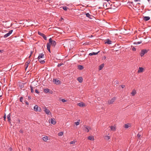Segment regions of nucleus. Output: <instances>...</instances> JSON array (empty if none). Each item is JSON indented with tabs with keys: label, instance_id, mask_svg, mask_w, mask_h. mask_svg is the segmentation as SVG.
Masks as SVG:
<instances>
[{
	"label": "nucleus",
	"instance_id": "obj_22",
	"mask_svg": "<svg viewBox=\"0 0 151 151\" xmlns=\"http://www.w3.org/2000/svg\"><path fill=\"white\" fill-rule=\"evenodd\" d=\"M86 14L87 17L91 19H92V17H93V16L91 15L88 13H86Z\"/></svg>",
	"mask_w": 151,
	"mask_h": 151
},
{
	"label": "nucleus",
	"instance_id": "obj_23",
	"mask_svg": "<svg viewBox=\"0 0 151 151\" xmlns=\"http://www.w3.org/2000/svg\"><path fill=\"white\" fill-rule=\"evenodd\" d=\"M111 41L109 39H108L106 40V41L105 42V43H107L108 44H111Z\"/></svg>",
	"mask_w": 151,
	"mask_h": 151
},
{
	"label": "nucleus",
	"instance_id": "obj_4",
	"mask_svg": "<svg viewBox=\"0 0 151 151\" xmlns=\"http://www.w3.org/2000/svg\"><path fill=\"white\" fill-rule=\"evenodd\" d=\"M147 51L145 49H143L142 50L140 53V55L143 56L145 53H147Z\"/></svg>",
	"mask_w": 151,
	"mask_h": 151
},
{
	"label": "nucleus",
	"instance_id": "obj_48",
	"mask_svg": "<svg viewBox=\"0 0 151 151\" xmlns=\"http://www.w3.org/2000/svg\"><path fill=\"white\" fill-rule=\"evenodd\" d=\"M22 97H21V98H20V101H22Z\"/></svg>",
	"mask_w": 151,
	"mask_h": 151
},
{
	"label": "nucleus",
	"instance_id": "obj_42",
	"mask_svg": "<svg viewBox=\"0 0 151 151\" xmlns=\"http://www.w3.org/2000/svg\"><path fill=\"white\" fill-rule=\"evenodd\" d=\"M62 65V64H59L58 65V67H60V66Z\"/></svg>",
	"mask_w": 151,
	"mask_h": 151
},
{
	"label": "nucleus",
	"instance_id": "obj_36",
	"mask_svg": "<svg viewBox=\"0 0 151 151\" xmlns=\"http://www.w3.org/2000/svg\"><path fill=\"white\" fill-rule=\"evenodd\" d=\"M75 142L74 141H71L70 142V144H74Z\"/></svg>",
	"mask_w": 151,
	"mask_h": 151
},
{
	"label": "nucleus",
	"instance_id": "obj_30",
	"mask_svg": "<svg viewBox=\"0 0 151 151\" xmlns=\"http://www.w3.org/2000/svg\"><path fill=\"white\" fill-rule=\"evenodd\" d=\"M78 68L80 70H82L83 68V67L81 65H79L78 66Z\"/></svg>",
	"mask_w": 151,
	"mask_h": 151
},
{
	"label": "nucleus",
	"instance_id": "obj_41",
	"mask_svg": "<svg viewBox=\"0 0 151 151\" xmlns=\"http://www.w3.org/2000/svg\"><path fill=\"white\" fill-rule=\"evenodd\" d=\"M142 43V41H140V42H137V43L138 44H140Z\"/></svg>",
	"mask_w": 151,
	"mask_h": 151
},
{
	"label": "nucleus",
	"instance_id": "obj_40",
	"mask_svg": "<svg viewBox=\"0 0 151 151\" xmlns=\"http://www.w3.org/2000/svg\"><path fill=\"white\" fill-rule=\"evenodd\" d=\"M132 50L134 51H135L136 50V49L134 47H133L132 49Z\"/></svg>",
	"mask_w": 151,
	"mask_h": 151
},
{
	"label": "nucleus",
	"instance_id": "obj_46",
	"mask_svg": "<svg viewBox=\"0 0 151 151\" xmlns=\"http://www.w3.org/2000/svg\"><path fill=\"white\" fill-rule=\"evenodd\" d=\"M28 150L29 151H30V150H31V148H28Z\"/></svg>",
	"mask_w": 151,
	"mask_h": 151
},
{
	"label": "nucleus",
	"instance_id": "obj_24",
	"mask_svg": "<svg viewBox=\"0 0 151 151\" xmlns=\"http://www.w3.org/2000/svg\"><path fill=\"white\" fill-rule=\"evenodd\" d=\"M10 117H11V114H9L7 116V118L8 119V121L9 122H11L10 121H11V120L10 119Z\"/></svg>",
	"mask_w": 151,
	"mask_h": 151
},
{
	"label": "nucleus",
	"instance_id": "obj_21",
	"mask_svg": "<svg viewBox=\"0 0 151 151\" xmlns=\"http://www.w3.org/2000/svg\"><path fill=\"white\" fill-rule=\"evenodd\" d=\"M136 91L135 90H132V92L131 93V94L132 96H134L136 94Z\"/></svg>",
	"mask_w": 151,
	"mask_h": 151
},
{
	"label": "nucleus",
	"instance_id": "obj_6",
	"mask_svg": "<svg viewBox=\"0 0 151 151\" xmlns=\"http://www.w3.org/2000/svg\"><path fill=\"white\" fill-rule=\"evenodd\" d=\"M83 129L85 132H88L89 131V129H90V127H89L85 125L83 126Z\"/></svg>",
	"mask_w": 151,
	"mask_h": 151
},
{
	"label": "nucleus",
	"instance_id": "obj_17",
	"mask_svg": "<svg viewBox=\"0 0 151 151\" xmlns=\"http://www.w3.org/2000/svg\"><path fill=\"white\" fill-rule=\"evenodd\" d=\"M143 68L142 67H139L138 71V73H141L143 71Z\"/></svg>",
	"mask_w": 151,
	"mask_h": 151
},
{
	"label": "nucleus",
	"instance_id": "obj_25",
	"mask_svg": "<svg viewBox=\"0 0 151 151\" xmlns=\"http://www.w3.org/2000/svg\"><path fill=\"white\" fill-rule=\"evenodd\" d=\"M130 124H127L124 125V127L125 128H128L130 127Z\"/></svg>",
	"mask_w": 151,
	"mask_h": 151
},
{
	"label": "nucleus",
	"instance_id": "obj_35",
	"mask_svg": "<svg viewBox=\"0 0 151 151\" xmlns=\"http://www.w3.org/2000/svg\"><path fill=\"white\" fill-rule=\"evenodd\" d=\"M31 92H32V93L33 92L34 90H33V88L32 87H31Z\"/></svg>",
	"mask_w": 151,
	"mask_h": 151
},
{
	"label": "nucleus",
	"instance_id": "obj_44",
	"mask_svg": "<svg viewBox=\"0 0 151 151\" xmlns=\"http://www.w3.org/2000/svg\"><path fill=\"white\" fill-rule=\"evenodd\" d=\"M12 149L11 147H10L9 149V151H12Z\"/></svg>",
	"mask_w": 151,
	"mask_h": 151
},
{
	"label": "nucleus",
	"instance_id": "obj_18",
	"mask_svg": "<svg viewBox=\"0 0 151 151\" xmlns=\"http://www.w3.org/2000/svg\"><path fill=\"white\" fill-rule=\"evenodd\" d=\"M88 139L91 140H94V139L93 136H88Z\"/></svg>",
	"mask_w": 151,
	"mask_h": 151
},
{
	"label": "nucleus",
	"instance_id": "obj_34",
	"mask_svg": "<svg viewBox=\"0 0 151 151\" xmlns=\"http://www.w3.org/2000/svg\"><path fill=\"white\" fill-rule=\"evenodd\" d=\"M61 101L63 102H65L66 101L64 99H61Z\"/></svg>",
	"mask_w": 151,
	"mask_h": 151
},
{
	"label": "nucleus",
	"instance_id": "obj_3",
	"mask_svg": "<svg viewBox=\"0 0 151 151\" xmlns=\"http://www.w3.org/2000/svg\"><path fill=\"white\" fill-rule=\"evenodd\" d=\"M49 122L51 124L54 125L56 123V121L54 118H51L49 120Z\"/></svg>",
	"mask_w": 151,
	"mask_h": 151
},
{
	"label": "nucleus",
	"instance_id": "obj_47",
	"mask_svg": "<svg viewBox=\"0 0 151 151\" xmlns=\"http://www.w3.org/2000/svg\"><path fill=\"white\" fill-rule=\"evenodd\" d=\"M139 0H134V1L135 2H137V1H139Z\"/></svg>",
	"mask_w": 151,
	"mask_h": 151
},
{
	"label": "nucleus",
	"instance_id": "obj_7",
	"mask_svg": "<svg viewBox=\"0 0 151 151\" xmlns=\"http://www.w3.org/2000/svg\"><path fill=\"white\" fill-rule=\"evenodd\" d=\"M53 82L56 84H59L60 83V81L58 79H54L53 80Z\"/></svg>",
	"mask_w": 151,
	"mask_h": 151
},
{
	"label": "nucleus",
	"instance_id": "obj_37",
	"mask_svg": "<svg viewBox=\"0 0 151 151\" xmlns=\"http://www.w3.org/2000/svg\"><path fill=\"white\" fill-rule=\"evenodd\" d=\"M35 92H36V93H39V92L37 90V89H36L35 90Z\"/></svg>",
	"mask_w": 151,
	"mask_h": 151
},
{
	"label": "nucleus",
	"instance_id": "obj_51",
	"mask_svg": "<svg viewBox=\"0 0 151 151\" xmlns=\"http://www.w3.org/2000/svg\"><path fill=\"white\" fill-rule=\"evenodd\" d=\"M2 96H0V97H1Z\"/></svg>",
	"mask_w": 151,
	"mask_h": 151
},
{
	"label": "nucleus",
	"instance_id": "obj_45",
	"mask_svg": "<svg viewBox=\"0 0 151 151\" xmlns=\"http://www.w3.org/2000/svg\"><path fill=\"white\" fill-rule=\"evenodd\" d=\"M4 119L5 120V119L6 118V115H5L4 116Z\"/></svg>",
	"mask_w": 151,
	"mask_h": 151
},
{
	"label": "nucleus",
	"instance_id": "obj_9",
	"mask_svg": "<svg viewBox=\"0 0 151 151\" xmlns=\"http://www.w3.org/2000/svg\"><path fill=\"white\" fill-rule=\"evenodd\" d=\"M115 98L114 97L112 98L110 101H109L108 104H112L115 101Z\"/></svg>",
	"mask_w": 151,
	"mask_h": 151
},
{
	"label": "nucleus",
	"instance_id": "obj_5",
	"mask_svg": "<svg viewBox=\"0 0 151 151\" xmlns=\"http://www.w3.org/2000/svg\"><path fill=\"white\" fill-rule=\"evenodd\" d=\"M13 30H11L9 32L6 34L4 36V37L6 38L10 36V35L12 33Z\"/></svg>",
	"mask_w": 151,
	"mask_h": 151
},
{
	"label": "nucleus",
	"instance_id": "obj_11",
	"mask_svg": "<svg viewBox=\"0 0 151 151\" xmlns=\"http://www.w3.org/2000/svg\"><path fill=\"white\" fill-rule=\"evenodd\" d=\"M38 33L39 35L42 36L45 40H47L46 37L44 34H43L40 32H38Z\"/></svg>",
	"mask_w": 151,
	"mask_h": 151
},
{
	"label": "nucleus",
	"instance_id": "obj_28",
	"mask_svg": "<svg viewBox=\"0 0 151 151\" xmlns=\"http://www.w3.org/2000/svg\"><path fill=\"white\" fill-rule=\"evenodd\" d=\"M80 120H78L77 122H76L75 123V124L76 125H78L80 124Z\"/></svg>",
	"mask_w": 151,
	"mask_h": 151
},
{
	"label": "nucleus",
	"instance_id": "obj_31",
	"mask_svg": "<svg viewBox=\"0 0 151 151\" xmlns=\"http://www.w3.org/2000/svg\"><path fill=\"white\" fill-rule=\"evenodd\" d=\"M49 90L48 89H45L44 90V91L45 93H47L49 92Z\"/></svg>",
	"mask_w": 151,
	"mask_h": 151
},
{
	"label": "nucleus",
	"instance_id": "obj_2",
	"mask_svg": "<svg viewBox=\"0 0 151 151\" xmlns=\"http://www.w3.org/2000/svg\"><path fill=\"white\" fill-rule=\"evenodd\" d=\"M34 110L36 111H37L39 112H40L41 111V109L40 108H39L38 107V106L37 105H35L34 106Z\"/></svg>",
	"mask_w": 151,
	"mask_h": 151
},
{
	"label": "nucleus",
	"instance_id": "obj_13",
	"mask_svg": "<svg viewBox=\"0 0 151 151\" xmlns=\"http://www.w3.org/2000/svg\"><path fill=\"white\" fill-rule=\"evenodd\" d=\"M99 52V51L97 52H92L91 53H89V55L90 56L97 55Z\"/></svg>",
	"mask_w": 151,
	"mask_h": 151
},
{
	"label": "nucleus",
	"instance_id": "obj_20",
	"mask_svg": "<svg viewBox=\"0 0 151 151\" xmlns=\"http://www.w3.org/2000/svg\"><path fill=\"white\" fill-rule=\"evenodd\" d=\"M38 59V60L40 62L41 64H43L45 62V61L44 60H42L41 58L40 59Z\"/></svg>",
	"mask_w": 151,
	"mask_h": 151
},
{
	"label": "nucleus",
	"instance_id": "obj_43",
	"mask_svg": "<svg viewBox=\"0 0 151 151\" xmlns=\"http://www.w3.org/2000/svg\"><path fill=\"white\" fill-rule=\"evenodd\" d=\"M29 64V63H27V65H27L26 67V68H27V67H28Z\"/></svg>",
	"mask_w": 151,
	"mask_h": 151
},
{
	"label": "nucleus",
	"instance_id": "obj_26",
	"mask_svg": "<svg viewBox=\"0 0 151 151\" xmlns=\"http://www.w3.org/2000/svg\"><path fill=\"white\" fill-rule=\"evenodd\" d=\"M104 67V64H103L99 66V70H101L102 69V68H103Z\"/></svg>",
	"mask_w": 151,
	"mask_h": 151
},
{
	"label": "nucleus",
	"instance_id": "obj_14",
	"mask_svg": "<svg viewBox=\"0 0 151 151\" xmlns=\"http://www.w3.org/2000/svg\"><path fill=\"white\" fill-rule=\"evenodd\" d=\"M45 113L47 115H50V113L49 110L47 109H45L44 110Z\"/></svg>",
	"mask_w": 151,
	"mask_h": 151
},
{
	"label": "nucleus",
	"instance_id": "obj_10",
	"mask_svg": "<svg viewBox=\"0 0 151 151\" xmlns=\"http://www.w3.org/2000/svg\"><path fill=\"white\" fill-rule=\"evenodd\" d=\"M44 58V55L43 53L40 54L38 57V59Z\"/></svg>",
	"mask_w": 151,
	"mask_h": 151
},
{
	"label": "nucleus",
	"instance_id": "obj_33",
	"mask_svg": "<svg viewBox=\"0 0 151 151\" xmlns=\"http://www.w3.org/2000/svg\"><path fill=\"white\" fill-rule=\"evenodd\" d=\"M63 9L65 11H67L68 8L66 6L63 7Z\"/></svg>",
	"mask_w": 151,
	"mask_h": 151
},
{
	"label": "nucleus",
	"instance_id": "obj_19",
	"mask_svg": "<svg viewBox=\"0 0 151 151\" xmlns=\"http://www.w3.org/2000/svg\"><path fill=\"white\" fill-rule=\"evenodd\" d=\"M47 49L49 52H50V45L49 43H47Z\"/></svg>",
	"mask_w": 151,
	"mask_h": 151
},
{
	"label": "nucleus",
	"instance_id": "obj_39",
	"mask_svg": "<svg viewBox=\"0 0 151 151\" xmlns=\"http://www.w3.org/2000/svg\"><path fill=\"white\" fill-rule=\"evenodd\" d=\"M121 86L122 88H124L125 87V86L124 85H122Z\"/></svg>",
	"mask_w": 151,
	"mask_h": 151
},
{
	"label": "nucleus",
	"instance_id": "obj_50",
	"mask_svg": "<svg viewBox=\"0 0 151 151\" xmlns=\"http://www.w3.org/2000/svg\"><path fill=\"white\" fill-rule=\"evenodd\" d=\"M20 132H22V131H20Z\"/></svg>",
	"mask_w": 151,
	"mask_h": 151
},
{
	"label": "nucleus",
	"instance_id": "obj_15",
	"mask_svg": "<svg viewBox=\"0 0 151 151\" xmlns=\"http://www.w3.org/2000/svg\"><path fill=\"white\" fill-rule=\"evenodd\" d=\"M150 19V18L149 17H144L143 18V19L145 21H147L149 20Z\"/></svg>",
	"mask_w": 151,
	"mask_h": 151
},
{
	"label": "nucleus",
	"instance_id": "obj_16",
	"mask_svg": "<svg viewBox=\"0 0 151 151\" xmlns=\"http://www.w3.org/2000/svg\"><path fill=\"white\" fill-rule=\"evenodd\" d=\"M77 80L80 83H82L83 81V78L82 77H79L77 78Z\"/></svg>",
	"mask_w": 151,
	"mask_h": 151
},
{
	"label": "nucleus",
	"instance_id": "obj_29",
	"mask_svg": "<svg viewBox=\"0 0 151 151\" xmlns=\"http://www.w3.org/2000/svg\"><path fill=\"white\" fill-rule=\"evenodd\" d=\"M106 140H109L110 138V137L109 136H106L104 138Z\"/></svg>",
	"mask_w": 151,
	"mask_h": 151
},
{
	"label": "nucleus",
	"instance_id": "obj_12",
	"mask_svg": "<svg viewBox=\"0 0 151 151\" xmlns=\"http://www.w3.org/2000/svg\"><path fill=\"white\" fill-rule=\"evenodd\" d=\"M78 105L81 107H84L85 106H86L85 104L82 102L78 104Z\"/></svg>",
	"mask_w": 151,
	"mask_h": 151
},
{
	"label": "nucleus",
	"instance_id": "obj_49",
	"mask_svg": "<svg viewBox=\"0 0 151 151\" xmlns=\"http://www.w3.org/2000/svg\"><path fill=\"white\" fill-rule=\"evenodd\" d=\"M2 51V50H0V52H1Z\"/></svg>",
	"mask_w": 151,
	"mask_h": 151
},
{
	"label": "nucleus",
	"instance_id": "obj_38",
	"mask_svg": "<svg viewBox=\"0 0 151 151\" xmlns=\"http://www.w3.org/2000/svg\"><path fill=\"white\" fill-rule=\"evenodd\" d=\"M137 136L138 137H139L141 136V135L139 134H138L137 135Z\"/></svg>",
	"mask_w": 151,
	"mask_h": 151
},
{
	"label": "nucleus",
	"instance_id": "obj_8",
	"mask_svg": "<svg viewBox=\"0 0 151 151\" xmlns=\"http://www.w3.org/2000/svg\"><path fill=\"white\" fill-rule=\"evenodd\" d=\"M110 128L111 130L112 131L114 132L116 130V127L114 126H111L109 127Z\"/></svg>",
	"mask_w": 151,
	"mask_h": 151
},
{
	"label": "nucleus",
	"instance_id": "obj_27",
	"mask_svg": "<svg viewBox=\"0 0 151 151\" xmlns=\"http://www.w3.org/2000/svg\"><path fill=\"white\" fill-rule=\"evenodd\" d=\"M42 139L44 141H46L47 140V137L46 136L42 138Z\"/></svg>",
	"mask_w": 151,
	"mask_h": 151
},
{
	"label": "nucleus",
	"instance_id": "obj_32",
	"mask_svg": "<svg viewBox=\"0 0 151 151\" xmlns=\"http://www.w3.org/2000/svg\"><path fill=\"white\" fill-rule=\"evenodd\" d=\"M63 133L62 132H61L58 133V135L59 136H61L63 135Z\"/></svg>",
	"mask_w": 151,
	"mask_h": 151
},
{
	"label": "nucleus",
	"instance_id": "obj_1",
	"mask_svg": "<svg viewBox=\"0 0 151 151\" xmlns=\"http://www.w3.org/2000/svg\"><path fill=\"white\" fill-rule=\"evenodd\" d=\"M49 43L50 45L51 44L53 46H55L56 44V42L55 41L52 40L51 38H50L49 39Z\"/></svg>",
	"mask_w": 151,
	"mask_h": 151
}]
</instances>
